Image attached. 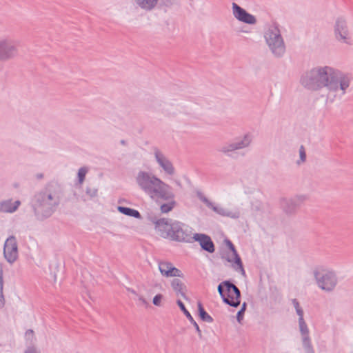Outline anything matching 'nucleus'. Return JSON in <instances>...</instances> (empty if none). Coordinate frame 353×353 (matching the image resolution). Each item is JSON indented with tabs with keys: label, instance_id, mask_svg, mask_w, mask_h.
<instances>
[{
	"label": "nucleus",
	"instance_id": "f257e3e1",
	"mask_svg": "<svg viewBox=\"0 0 353 353\" xmlns=\"http://www.w3.org/2000/svg\"><path fill=\"white\" fill-rule=\"evenodd\" d=\"M350 77L330 66H317L305 72L301 77L300 83L311 91H319L326 88L327 99L333 101L341 99L350 85Z\"/></svg>",
	"mask_w": 353,
	"mask_h": 353
},
{
	"label": "nucleus",
	"instance_id": "f03ea898",
	"mask_svg": "<svg viewBox=\"0 0 353 353\" xmlns=\"http://www.w3.org/2000/svg\"><path fill=\"white\" fill-rule=\"evenodd\" d=\"M63 196V188L58 183H48L32 198L30 206L35 218L39 221L50 218L59 207Z\"/></svg>",
	"mask_w": 353,
	"mask_h": 353
},
{
	"label": "nucleus",
	"instance_id": "7ed1b4c3",
	"mask_svg": "<svg viewBox=\"0 0 353 353\" xmlns=\"http://www.w3.org/2000/svg\"><path fill=\"white\" fill-rule=\"evenodd\" d=\"M139 188L155 200H170L174 197L170 185L152 173L140 171L136 176Z\"/></svg>",
	"mask_w": 353,
	"mask_h": 353
},
{
	"label": "nucleus",
	"instance_id": "20e7f679",
	"mask_svg": "<svg viewBox=\"0 0 353 353\" xmlns=\"http://www.w3.org/2000/svg\"><path fill=\"white\" fill-rule=\"evenodd\" d=\"M153 222L155 223L156 230L162 237L179 242H192V228L188 225L166 219H159Z\"/></svg>",
	"mask_w": 353,
	"mask_h": 353
},
{
	"label": "nucleus",
	"instance_id": "39448f33",
	"mask_svg": "<svg viewBox=\"0 0 353 353\" xmlns=\"http://www.w3.org/2000/svg\"><path fill=\"white\" fill-rule=\"evenodd\" d=\"M253 134L248 132L243 136L236 137L232 141L224 143L216 150L225 157L237 160L245 156V153L241 150L249 148L253 141Z\"/></svg>",
	"mask_w": 353,
	"mask_h": 353
},
{
	"label": "nucleus",
	"instance_id": "423d86ee",
	"mask_svg": "<svg viewBox=\"0 0 353 353\" xmlns=\"http://www.w3.org/2000/svg\"><path fill=\"white\" fill-rule=\"evenodd\" d=\"M264 39L274 57L281 58L284 56L286 47L278 26L274 24L270 26L264 32Z\"/></svg>",
	"mask_w": 353,
	"mask_h": 353
},
{
	"label": "nucleus",
	"instance_id": "0eeeda50",
	"mask_svg": "<svg viewBox=\"0 0 353 353\" xmlns=\"http://www.w3.org/2000/svg\"><path fill=\"white\" fill-rule=\"evenodd\" d=\"M313 275L317 286L325 292L334 291L339 282L336 272L323 265L315 267Z\"/></svg>",
	"mask_w": 353,
	"mask_h": 353
},
{
	"label": "nucleus",
	"instance_id": "6e6552de",
	"mask_svg": "<svg viewBox=\"0 0 353 353\" xmlns=\"http://www.w3.org/2000/svg\"><path fill=\"white\" fill-rule=\"evenodd\" d=\"M217 290L225 304L234 307H237L240 305L241 292L231 281L221 282L218 285Z\"/></svg>",
	"mask_w": 353,
	"mask_h": 353
},
{
	"label": "nucleus",
	"instance_id": "1a4fd4ad",
	"mask_svg": "<svg viewBox=\"0 0 353 353\" xmlns=\"http://www.w3.org/2000/svg\"><path fill=\"white\" fill-rule=\"evenodd\" d=\"M18 54L17 42L11 39L5 38L0 40V61L10 60Z\"/></svg>",
	"mask_w": 353,
	"mask_h": 353
},
{
	"label": "nucleus",
	"instance_id": "9d476101",
	"mask_svg": "<svg viewBox=\"0 0 353 353\" xmlns=\"http://www.w3.org/2000/svg\"><path fill=\"white\" fill-rule=\"evenodd\" d=\"M197 197L204 203L207 207L212 209L215 213L222 216H227L234 219H239L240 217V212L239 210H229L220 205H215L214 203L210 201L207 197H205L203 193L200 191L196 192Z\"/></svg>",
	"mask_w": 353,
	"mask_h": 353
},
{
	"label": "nucleus",
	"instance_id": "9b49d317",
	"mask_svg": "<svg viewBox=\"0 0 353 353\" xmlns=\"http://www.w3.org/2000/svg\"><path fill=\"white\" fill-rule=\"evenodd\" d=\"M334 32L335 38L338 41L350 44V30L345 19L339 17L336 20Z\"/></svg>",
	"mask_w": 353,
	"mask_h": 353
},
{
	"label": "nucleus",
	"instance_id": "f8f14e48",
	"mask_svg": "<svg viewBox=\"0 0 353 353\" xmlns=\"http://www.w3.org/2000/svg\"><path fill=\"white\" fill-rule=\"evenodd\" d=\"M3 254L6 259L10 263H13L18 258V246L17 239L14 236L8 238L4 244Z\"/></svg>",
	"mask_w": 353,
	"mask_h": 353
},
{
	"label": "nucleus",
	"instance_id": "ddd939ff",
	"mask_svg": "<svg viewBox=\"0 0 353 353\" xmlns=\"http://www.w3.org/2000/svg\"><path fill=\"white\" fill-rule=\"evenodd\" d=\"M305 195H297L293 198L283 199L281 201V206L286 214L294 213L305 200Z\"/></svg>",
	"mask_w": 353,
	"mask_h": 353
},
{
	"label": "nucleus",
	"instance_id": "4468645a",
	"mask_svg": "<svg viewBox=\"0 0 353 353\" xmlns=\"http://www.w3.org/2000/svg\"><path fill=\"white\" fill-rule=\"evenodd\" d=\"M226 245H228L230 250L232 252L231 256L227 255L225 256L226 260L228 262H234L232 264L233 268L236 272H240L242 275H245V272L243 266L241 259L238 254L234 244L228 239L225 240Z\"/></svg>",
	"mask_w": 353,
	"mask_h": 353
},
{
	"label": "nucleus",
	"instance_id": "2eb2a0df",
	"mask_svg": "<svg viewBox=\"0 0 353 353\" xmlns=\"http://www.w3.org/2000/svg\"><path fill=\"white\" fill-rule=\"evenodd\" d=\"M232 14L237 20L245 23L253 25L256 22L254 15L248 13L236 3H232Z\"/></svg>",
	"mask_w": 353,
	"mask_h": 353
},
{
	"label": "nucleus",
	"instance_id": "dca6fc26",
	"mask_svg": "<svg viewBox=\"0 0 353 353\" xmlns=\"http://www.w3.org/2000/svg\"><path fill=\"white\" fill-rule=\"evenodd\" d=\"M160 0H133L135 6L145 12L153 10L159 4ZM177 0H161L165 6H170Z\"/></svg>",
	"mask_w": 353,
	"mask_h": 353
},
{
	"label": "nucleus",
	"instance_id": "f3484780",
	"mask_svg": "<svg viewBox=\"0 0 353 353\" xmlns=\"http://www.w3.org/2000/svg\"><path fill=\"white\" fill-rule=\"evenodd\" d=\"M154 155L159 165L169 175L174 174V168L172 162L157 148H154Z\"/></svg>",
	"mask_w": 353,
	"mask_h": 353
},
{
	"label": "nucleus",
	"instance_id": "a211bd4d",
	"mask_svg": "<svg viewBox=\"0 0 353 353\" xmlns=\"http://www.w3.org/2000/svg\"><path fill=\"white\" fill-rule=\"evenodd\" d=\"M159 270L161 274L165 277H183V272L179 269L174 267L170 262H160L159 263Z\"/></svg>",
	"mask_w": 353,
	"mask_h": 353
},
{
	"label": "nucleus",
	"instance_id": "6ab92c4d",
	"mask_svg": "<svg viewBox=\"0 0 353 353\" xmlns=\"http://www.w3.org/2000/svg\"><path fill=\"white\" fill-rule=\"evenodd\" d=\"M193 241L199 242L201 248L209 253H213L215 250L213 241L207 234L200 233L194 234L192 239V241Z\"/></svg>",
	"mask_w": 353,
	"mask_h": 353
},
{
	"label": "nucleus",
	"instance_id": "aec40b11",
	"mask_svg": "<svg viewBox=\"0 0 353 353\" xmlns=\"http://www.w3.org/2000/svg\"><path fill=\"white\" fill-rule=\"evenodd\" d=\"M171 287L177 296H181L184 299L188 300L186 295L188 289L185 283L179 279L175 278L171 281Z\"/></svg>",
	"mask_w": 353,
	"mask_h": 353
},
{
	"label": "nucleus",
	"instance_id": "412c9836",
	"mask_svg": "<svg viewBox=\"0 0 353 353\" xmlns=\"http://www.w3.org/2000/svg\"><path fill=\"white\" fill-rule=\"evenodd\" d=\"M21 205V201L17 200L12 201V199H6L0 202V212L13 213L17 210Z\"/></svg>",
	"mask_w": 353,
	"mask_h": 353
},
{
	"label": "nucleus",
	"instance_id": "4be33fe9",
	"mask_svg": "<svg viewBox=\"0 0 353 353\" xmlns=\"http://www.w3.org/2000/svg\"><path fill=\"white\" fill-rule=\"evenodd\" d=\"M177 305L180 307L181 310L183 312V314L185 315V316L188 319V320L191 322V323L193 324L194 327H195L198 335L200 339L202 338L201 331L199 328V325L196 323V322L194 320L193 317L190 314V313L186 310L183 303L181 300H177L176 301Z\"/></svg>",
	"mask_w": 353,
	"mask_h": 353
},
{
	"label": "nucleus",
	"instance_id": "5701e85b",
	"mask_svg": "<svg viewBox=\"0 0 353 353\" xmlns=\"http://www.w3.org/2000/svg\"><path fill=\"white\" fill-rule=\"evenodd\" d=\"M117 210L120 213L123 214L125 215L137 219L141 218V214L139 212L137 211V210L124 206H118Z\"/></svg>",
	"mask_w": 353,
	"mask_h": 353
},
{
	"label": "nucleus",
	"instance_id": "b1692460",
	"mask_svg": "<svg viewBox=\"0 0 353 353\" xmlns=\"http://www.w3.org/2000/svg\"><path fill=\"white\" fill-rule=\"evenodd\" d=\"M198 311L199 317L203 321L208 323H212L213 321L212 317L206 312L201 303H198Z\"/></svg>",
	"mask_w": 353,
	"mask_h": 353
},
{
	"label": "nucleus",
	"instance_id": "393cba45",
	"mask_svg": "<svg viewBox=\"0 0 353 353\" xmlns=\"http://www.w3.org/2000/svg\"><path fill=\"white\" fill-rule=\"evenodd\" d=\"M299 330L301 334V339H310L309 336V329L305 321H299Z\"/></svg>",
	"mask_w": 353,
	"mask_h": 353
},
{
	"label": "nucleus",
	"instance_id": "a878e982",
	"mask_svg": "<svg viewBox=\"0 0 353 353\" xmlns=\"http://www.w3.org/2000/svg\"><path fill=\"white\" fill-rule=\"evenodd\" d=\"M165 201H168V203L161 205V210L163 213H168L171 211L176 204V202L174 201V197L172 199Z\"/></svg>",
	"mask_w": 353,
	"mask_h": 353
},
{
	"label": "nucleus",
	"instance_id": "bb28decb",
	"mask_svg": "<svg viewBox=\"0 0 353 353\" xmlns=\"http://www.w3.org/2000/svg\"><path fill=\"white\" fill-rule=\"evenodd\" d=\"M302 345L305 353H314L310 339L302 340Z\"/></svg>",
	"mask_w": 353,
	"mask_h": 353
},
{
	"label": "nucleus",
	"instance_id": "cd10ccee",
	"mask_svg": "<svg viewBox=\"0 0 353 353\" xmlns=\"http://www.w3.org/2000/svg\"><path fill=\"white\" fill-rule=\"evenodd\" d=\"M85 193L90 198H93L97 196L98 188L96 187L88 186L86 188Z\"/></svg>",
	"mask_w": 353,
	"mask_h": 353
},
{
	"label": "nucleus",
	"instance_id": "c85d7f7f",
	"mask_svg": "<svg viewBox=\"0 0 353 353\" xmlns=\"http://www.w3.org/2000/svg\"><path fill=\"white\" fill-rule=\"evenodd\" d=\"M87 172H88V169L85 167H82L79 170L78 178H79V182L80 184L83 183V181L85 180V177Z\"/></svg>",
	"mask_w": 353,
	"mask_h": 353
},
{
	"label": "nucleus",
	"instance_id": "c756f323",
	"mask_svg": "<svg viewBox=\"0 0 353 353\" xmlns=\"http://www.w3.org/2000/svg\"><path fill=\"white\" fill-rule=\"evenodd\" d=\"M299 156L300 160L297 161V164H301V163L305 162L306 160V153L303 145H301L299 148Z\"/></svg>",
	"mask_w": 353,
	"mask_h": 353
},
{
	"label": "nucleus",
	"instance_id": "7c9ffc66",
	"mask_svg": "<svg viewBox=\"0 0 353 353\" xmlns=\"http://www.w3.org/2000/svg\"><path fill=\"white\" fill-rule=\"evenodd\" d=\"M163 298L162 294H159L154 296L152 300V303L154 305L159 306L161 304V299Z\"/></svg>",
	"mask_w": 353,
	"mask_h": 353
},
{
	"label": "nucleus",
	"instance_id": "2f4dec72",
	"mask_svg": "<svg viewBox=\"0 0 353 353\" xmlns=\"http://www.w3.org/2000/svg\"><path fill=\"white\" fill-rule=\"evenodd\" d=\"M245 312L243 310H240L236 314V319L239 323H241L243 319Z\"/></svg>",
	"mask_w": 353,
	"mask_h": 353
},
{
	"label": "nucleus",
	"instance_id": "473e14b6",
	"mask_svg": "<svg viewBox=\"0 0 353 353\" xmlns=\"http://www.w3.org/2000/svg\"><path fill=\"white\" fill-rule=\"evenodd\" d=\"M5 304L4 296L3 294V287L0 288V308L3 307Z\"/></svg>",
	"mask_w": 353,
	"mask_h": 353
},
{
	"label": "nucleus",
	"instance_id": "72a5a7b5",
	"mask_svg": "<svg viewBox=\"0 0 353 353\" xmlns=\"http://www.w3.org/2000/svg\"><path fill=\"white\" fill-rule=\"evenodd\" d=\"M24 353H41L40 351L34 347H29Z\"/></svg>",
	"mask_w": 353,
	"mask_h": 353
},
{
	"label": "nucleus",
	"instance_id": "f704fd0d",
	"mask_svg": "<svg viewBox=\"0 0 353 353\" xmlns=\"http://www.w3.org/2000/svg\"><path fill=\"white\" fill-rule=\"evenodd\" d=\"M296 312L297 314V315L299 316V321H305L304 319H303V309H300V310H296Z\"/></svg>",
	"mask_w": 353,
	"mask_h": 353
},
{
	"label": "nucleus",
	"instance_id": "c9c22d12",
	"mask_svg": "<svg viewBox=\"0 0 353 353\" xmlns=\"http://www.w3.org/2000/svg\"><path fill=\"white\" fill-rule=\"evenodd\" d=\"M292 303L295 308L296 310H300V309H302L300 306V304L299 303V301H297V299H293L292 300Z\"/></svg>",
	"mask_w": 353,
	"mask_h": 353
},
{
	"label": "nucleus",
	"instance_id": "e433bc0d",
	"mask_svg": "<svg viewBox=\"0 0 353 353\" xmlns=\"http://www.w3.org/2000/svg\"><path fill=\"white\" fill-rule=\"evenodd\" d=\"M3 287V268L1 264L0 263V288Z\"/></svg>",
	"mask_w": 353,
	"mask_h": 353
},
{
	"label": "nucleus",
	"instance_id": "4c0bfd02",
	"mask_svg": "<svg viewBox=\"0 0 353 353\" xmlns=\"http://www.w3.org/2000/svg\"><path fill=\"white\" fill-rule=\"evenodd\" d=\"M33 335H34V332L32 330H28L26 332V336L28 339H30V337H33Z\"/></svg>",
	"mask_w": 353,
	"mask_h": 353
},
{
	"label": "nucleus",
	"instance_id": "58836bf2",
	"mask_svg": "<svg viewBox=\"0 0 353 353\" xmlns=\"http://www.w3.org/2000/svg\"><path fill=\"white\" fill-rule=\"evenodd\" d=\"M139 300L141 302L142 304L146 305L148 303L146 300L143 296H139Z\"/></svg>",
	"mask_w": 353,
	"mask_h": 353
},
{
	"label": "nucleus",
	"instance_id": "ea45409f",
	"mask_svg": "<svg viewBox=\"0 0 353 353\" xmlns=\"http://www.w3.org/2000/svg\"><path fill=\"white\" fill-rule=\"evenodd\" d=\"M36 177H37V179H41L43 178V174H41V173L37 174L36 175Z\"/></svg>",
	"mask_w": 353,
	"mask_h": 353
},
{
	"label": "nucleus",
	"instance_id": "a19ab883",
	"mask_svg": "<svg viewBox=\"0 0 353 353\" xmlns=\"http://www.w3.org/2000/svg\"><path fill=\"white\" fill-rule=\"evenodd\" d=\"M246 307H247V303L245 302H244L242 305H241V310H243L244 312L245 311V309H246Z\"/></svg>",
	"mask_w": 353,
	"mask_h": 353
},
{
	"label": "nucleus",
	"instance_id": "79ce46f5",
	"mask_svg": "<svg viewBox=\"0 0 353 353\" xmlns=\"http://www.w3.org/2000/svg\"><path fill=\"white\" fill-rule=\"evenodd\" d=\"M121 143L124 145L125 144V141L124 140L121 141Z\"/></svg>",
	"mask_w": 353,
	"mask_h": 353
},
{
	"label": "nucleus",
	"instance_id": "37998d69",
	"mask_svg": "<svg viewBox=\"0 0 353 353\" xmlns=\"http://www.w3.org/2000/svg\"><path fill=\"white\" fill-rule=\"evenodd\" d=\"M176 184L179 185V186H181V183L179 181H176Z\"/></svg>",
	"mask_w": 353,
	"mask_h": 353
},
{
	"label": "nucleus",
	"instance_id": "c03bdc74",
	"mask_svg": "<svg viewBox=\"0 0 353 353\" xmlns=\"http://www.w3.org/2000/svg\"><path fill=\"white\" fill-rule=\"evenodd\" d=\"M131 292H132V294H136V292L134 290H131Z\"/></svg>",
	"mask_w": 353,
	"mask_h": 353
}]
</instances>
